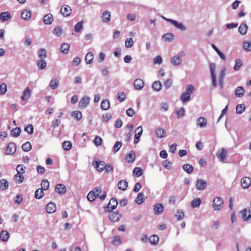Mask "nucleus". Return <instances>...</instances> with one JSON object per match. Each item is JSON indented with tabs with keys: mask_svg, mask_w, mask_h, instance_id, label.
Wrapping results in <instances>:
<instances>
[{
	"mask_svg": "<svg viewBox=\"0 0 251 251\" xmlns=\"http://www.w3.org/2000/svg\"><path fill=\"white\" fill-rule=\"evenodd\" d=\"M94 166H95L98 172H102L105 170L106 173H109L113 171V168L111 165L106 164L105 162L100 161V162L95 161L94 162Z\"/></svg>",
	"mask_w": 251,
	"mask_h": 251,
	"instance_id": "nucleus-1",
	"label": "nucleus"
},
{
	"mask_svg": "<svg viewBox=\"0 0 251 251\" xmlns=\"http://www.w3.org/2000/svg\"><path fill=\"white\" fill-rule=\"evenodd\" d=\"M101 193V189L100 187H97L93 191H90L87 195V199L90 201H93L99 194Z\"/></svg>",
	"mask_w": 251,
	"mask_h": 251,
	"instance_id": "nucleus-2",
	"label": "nucleus"
},
{
	"mask_svg": "<svg viewBox=\"0 0 251 251\" xmlns=\"http://www.w3.org/2000/svg\"><path fill=\"white\" fill-rule=\"evenodd\" d=\"M224 201L221 197H216L213 200L212 207L215 210H220L223 207Z\"/></svg>",
	"mask_w": 251,
	"mask_h": 251,
	"instance_id": "nucleus-3",
	"label": "nucleus"
},
{
	"mask_svg": "<svg viewBox=\"0 0 251 251\" xmlns=\"http://www.w3.org/2000/svg\"><path fill=\"white\" fill-rule=\"evenodd\" d=\"M209 67L210 69L212 84L214 87H216L217 86L216 74L215 73L216 65L215 63H211L209 65Z\"/></svg>",
	"mask_w": 251,
	"mask_h": 251,
	"instance_id": "nucleus-4",
	"label": "nucleus"
},
{
	"mask_svg": "<svg viewBox=\"0 0 251 251\" xmlns=\"http://www.w3.org/2000/svg\"><path fill=\"white\" fill-rule=\"evenodd\" d=\"M90 98L88 97H83L79 101L78 107L80 109L85 108L89 104Z\"/></svg>",
	"mask_w": 251,
	"mask_h": 251,
	"instance_id": "nucleus-5",
	"label": "nucleus"
},
{
	"mask_svg": "<svg viewBox=\"0 0 251 251\" xmlns=\"http://www.w3.org/2000/svg\"><path fill=\"white\" fill-rule=\"evenodd\" d=\"M240 214L241 218L245 221H247L250 219L251 217V212L250 210L244 209L240 212Z\"/></svg>",
	"mask_w": 251,
	"mask_h": 251,
	"instance_id": "nucleus-6",
	"label": "nucleus"
},
{
	"mask_svg": "<svg viewBox=\"0 0 251 251\" xmlns=\"http://www.w3.org/2000/svg\"><path fill=\"white\" fill-rule=\"evenodd\" d=\"M121 217V214L118 211L117 212H110L109 213V219L113 222H116L118 221Z\"/></svg>",
	"mask_w": 251,
	"mask_h": 251,
	"instance_id": "nucleus-7",
	"label": "nucleus"
},
{
	"mask_svg": "<svg viewBox=\"0 0 251 251\" xmlns=\"http://www.w3.org/2000/svg\"><path fill=\"white\" fill-rule=\"evenodd\" d=\"M60 13L64 17H68L72 13V9L68 5H64L61 7Z\"/></svg>",
	"mask_w": 251,
	"mask_h": 251,
	"instance_id": "nucleus-8",
	"label": "nucleus"
},
{
	"mask_svg": "<svg viewBox=\"0 0 251 251\" xmlns=\"http://www.w3.org/2000/svg\"><path fill=\"white\" fill-rule=\"evenodd\" d=\"M164 210V207L161 203H156L153 206V211L155 214L160 215Z\"/></svg>",
	"mask_w": 251,
	"mask_h": 251,
	"instance_id": "nucleus-9",
	"label": "nucleus"
},
{
	"mask_svg": "<svg viewBox=\"0 0 251 251\" xmlns=\"http://www.w3.org/2000/svg\"><path fill=\"white\" fill-rule=\"evenodd\" d=\"M16 150V146L14 143H10L5 150L7 154H13Z\"/></svg>",
	"mask_w": 251,
	"mask_h": 251,
	"instance_id": "nucleus-10",
	"label": "nucleus"
},
{
	"mask_svg": "<svg viewBox=\"0 0 251 251\" xmlns=\"http://www.w3.org/2000/svg\"><path fill=\"white\" fill-rule=\"evenodd\" d=\"M117 205H118V201H117V200L115 198H112L108 205H107V211L108 212H110V210H114L115 209L117 206Z\"/></svg>",
	"mask_w": 251,
	"mask_h": 251,
	"instance_id": "nucleus-11",
	"label": "nucleus"
},
{
	"mask_svg": "<svg viewBox=\"0 0 251 251\" xmlns=\"http://www.w3.org/2000/svg\"><path fill=\"white\" fill-rule=\"evenodd\" d=\"M241 184L243 188H248L251 184V178L249 177H244L241 180Z\"/></svg>",
	"mask_w": 251,
	"mask_h": 251,
	"instance_id": "nucleus-12",
	"label": "nucleus"
},
{
	"mask_svg": "<svg viewBox=\"0 0 251 251\" xmlns=\"http://www.w3.org/2000/svg\"><path fill=\"white\" fill-rule=\"evenodd\" d=\"M207 124V119L203 117H199L197 121V125L198 127L201 128L205 127Z\"/></svg>",
	"mask_w": 251,
	"mask_h": 251,
	"instance_id": "nucleus-13",
	"label": "nucleus"
},
{
	"mask_svg": "<svg viewBox=\"0 0 251 251\" xmlns=\"http://www.w3.org/2000/svg\"><path fill=\"white\" fill-rule=\"evenodd\" d=\"M227 154L226 150L222 148L220 151H219L217 152V156L218 158L223 162H224L225 160Z\"/></svg>",
	"mask_w": 251,
	"mask_h": 251,
	"instance_id": "nucleus-14",
	"label": "nucleus"
},
{
	"mask_svg": "<svg viewBox=\"0 0 251 251\" xmlns=\"http://www.w3.org/2000/svg\"><path fill=\"white\" fill-rule=\"evenodd\" d=\"M206 181L203 179H198L196 183V187L198 190H203L206 187Z\"/></svg>",
	"mask_w": 251,
	"mask_h": 251,
	"instance_id": "nucleus-15",
	"label": "nucleus"
},
{
	"mask_svg": "<svg viewBox=\"0 0 251 251\" xmlns=\"http://www.w3.org/2000/svg\"><path fill=\"white\" fill-rule=\"evenodd\" d=\"M144 86L143 80L140 78L136 79L134 82V87L137 90H141Z\"/></svg>",
	"mask_w": 251,
	"mask_h": 251,
	"instance_id": "nucleus-16",
	"label": "nucleus"
},
{
	"mask_svg": "<svg viewBox=\"0 0 251 251\" xmlns=\"http://www.w3.org/2000/svg\"><path fill=\"white\" fill-rule=\"evenodd\" d=\"M55 190L59 194H63L66 193V188L64 185L59 183L56 185Z\"/></svg>",
	"mask_w": 251,
	"mask_h": 251,
	"instance_id": "nucleus-17",
	"label": "nucleus"
},
{
	"mask_svg": "<svg viewBox=\"0 0 251 251\" xmlns=\"http://www.w3.org/2000/svg\"><path fill=\"white\" fill-rule=\"evenodd\" d=\"M166 20L173 24L176 27L181 29V30H185L186 29L185 27L181 23H178L176 21L170 19H166Z\"/></svg>",
	"mask_w": 251,
	"mask_h": 251,
	"instance_id": "nucleus-18",
	"label": "nucleus"
},
{
	"mask_svg": "<svg viewBox=\"0 0 251 251\" xmlns=\"http://www.w3.org/2000/svg\"><path fill=\"white\" fill-rule=\"evenodd\" d=\"M56 209V205L52 202H49L46 206V211L48 213H52L54 212Z\"/></svg>",
	"mask_w": 251,
	"mask_h": 251,
	"instance_id": "nucleus-19",
	"label": "nucleus"
},
{
	"mask_svg": "<svg viewBox=\"0 0 251 251\" xmlns=\"http://www.w3.org/2000/svg\"><path fill=\"white\" fill-rule=\"evenodd\" d=\"M53 20V17L50 13L46 14L43 19V21L46 25H50L51 24Z\"/></svg>",
	"mask_w": 251,
	"mask_h": 251,
	"instance_id": "nucleus-20",
	"label": "nucleus"
},
{
	"mask_svg": "<svg viewBox=\"0 0 251 251\" xmlns=\"http://www.w3.org/2000/svg\"><path fill=\"white\" fill-rule=\"evenodd\" d=\"M70 44L67 43H64L60 46V52L63 54H66L68 53L70 50Z\"/></svg>",
	"mask_w": 251,
	"mask_h": 251,
	"instance_id": "nucleus-21",
	"label": "nucleus"
},
{
	"mask_svg": "<svg viewBox=\"0 0 251 251\" xmlns=\"http://www.w3.org/2000/svg\"><path fill=\"white\" fill-rule=\"evenodd\" d=\"M31 96V91L28 87H27L24 91L23 96L21 97L22 100H28Z\"/></svg>",
	"mask_w": 251,
	"mask_h": 251,
	"instance_id": "nucleus-22",
	"label": "nucleus"
},
{
	"mask_svg": "<svg viewBox=\"0 0 251 251\" xmlns=\"http://www.w3.org/2000/svg\"><path fill=\"white\" fill-rule=\"evenodd\" d=\"M226 69L225 68H223L220 73L219 77V82L221 86V87L222 88L223 86L224 83V79L226 75Z\"/></svg>",
	"mask_w": 251,
	"mask_h": 251,
	"instance_id": "nucleus-23",
	"label": "nucleus"
},
{
	"mask_svg": "<svg viewBox=\"0 0 251 251\" xmlns=\"http://www.w3.org/2000/svg\"><path fill=\"white\" fill-rule=\"evenodd\" d=\"M135 159V153L134 151H131L126 156V161L128 163H132Z\"/></svg>",
	"mask_w": 251,
	"mask_h": 251,
	"instance_id": "nucleus-24",
	"label": "nucleus"
},
{
	"mask_svg": "<svg viewBox=\"0 0 251 251\" xmlns=\"http://www.w3.org/2000/svg\"><path fill=\"white\" fill-rule=\"evenodd\" d=\"M245 90L242 86L238 87L235 91V95L237 97L241 98L244 96Z\"/></svg>",
	"mask_w": 251,
	"mask_h": 251,
	"instance_id": "nucleus-25",
	"label": "nucleus"
},
{
	"mask_svg": "<svg viewBox=\"0 0 251 251\" xmlns=\"http://www.w3.org/2000/svg\"><path fill=\"white\" fill-rule=\"evenodd\" d=\"M118 187L120 190L125 191L127 187V182L125 180H121L118 182Z\"/></svg>",
	"mask_w": 251,
	"mask_h": 251,
	"instance_id": "nucleus-26",
	"label": "nucleus"
},
{
	"mask_svg": "<svg viewBox=\"0 0 251 251\" xmlns=\"http://www.w3.org/2000/svg\"><path fill=\"white\" fill-rule=\"evenodd\" d=\"M11 18V15L8 12H3L0 14V20L3 22L6 21Z\"/></svg>",
	"mask_w": 251,
	"mask_h": 251,
	"instance_id": "nucleus-27",
	"label": "nucleus"
},
{
	"mask_svg": "<svg viewBox=\"0 0 251 251\" xmlns=\"http://www.w3.org/2000/svg\"><path fill=\"white\" fill-rule=\"evenodd\" d=\"M9 238V233L5 230H2L0 233V239L4 242L7 241Z\"/></svg>",
	"mask_w": 251,
	"mask_h": 251,
	"instance_id": "nucleus-28",
	"label": "nucleus"
},
{
	"mask_svg": "<svg viewBox=\"0 0 251 251\" xmlns=\"http://www.w3.org/2000/svg\"><path fill=\"white\" fill-rule=\"evenodd\" d=\"M101 18L104 22H109L111 19V15L110 12L108 11H104L102 14Z\"/></svg>",
	"mask_w": 251,
	"mask_h": 251,
	"instance_id": "nucleus-29",
	"label": "nucleus"
},
{
	"mask_svg": "<svg viewBox=\"0 0 251 251\" xmlns=\"http://www.w3.org/2000/svg\"><path fill=\"white\" fill-rule=\"evenodd\" d=\"M248 27L245 24H242L238 28V31L242 35H245L248 30Z\"/></svg>",
	"mask_w": 251,
	"mask_h": 251,
	"instance_id": "nucleus-30",
	"label": "nucleus"
},
{
	"mask_svg": "<svg viewBox=\"0 0 251 251\" xmlns=\"http://www.w3.org/2000/svg\"><path fill=\"white\" fill-rule=\"evenodd\" d=\"M31 16V12L29 10H25L21 13V17L25 20H29Z\"/></svg>",
	"mask_w": 251,
	"mask_h": 251,
	"instance_id": "nucleus-31",
	"label": "nucleus"
},
{
	"mask_svg": "<svg viewBox=\"0 0 251 251\" xmlns=\"http://www.w3.org/2000/svg\"><path fill=\"white\" fill-rule=\"evenodd\" d=\"M182 60L177 56H174L171 58V62L174 65H179L181 64Z\"/></svg>",
	"mask_w": 251,
	"mask_h": 251,
	"instance_id": "nucleus-32",
	"label": "nucleus"
},
{
	"mask_svg": "<svg viewBox=\"0 0 251 251\" xmlns=\"http://www.w3.org/2000/svg\"><path fill=\"white\" fill-rule=\"evenodd\" d=\"M100 107L104 110L108 109L110 107V103L109 100L106 99L103 100L101 102Z\"/></svg>",
	"mask_w": 251,
	"mask_h": 251,
	"instance_id": "nucleus-33",
	"label": "nucleus"
},
{
	"mask_svg": "<svg viewBox=\"0 0 251 251\" xmlns=\"http://www.w3.org/2000/svg\"><path fill=\"white\" fill-rule=\"evenodd\" d=\"M201 203V201L200 198H196L192 200L191 205L193 208H197L200 206Z\"/></svg>",
	"mask_w": 251,
	"mask_h": 251,
	"instance_id": "nucleus-34",
	"label": "nucleus"
},
{
	"mask_svg": "<svg viewBox=\"0 0 251 251\" xmlns=\"http://www.w3.org/2000/svg\"><path fill=\"white\" fill-rule=\"evenodd\" d=\"M152 89L156 91H159L161 89L162 84L159 81H156L152 85Z\"/></svg>",
	"mask_w": 251,
	"mask_h": 251,
	"instance_id": "nucleus-35",
	"label": "nucleus"
},
{
	"mask_svg": "<svg viewBox=\"0 0 251 251\" xmlns=\"http://www.w3.org/2000/svg\"><path fill=\"white\" fill-rule=\"evenodd\" d=\"M155 134L158 138H162L165 136V131L163 128H158L156 129Z\"/></svg>",
	"mask_w": 251,
	"mask_h": 251,
	"instance_id": "nucleus-36",
	"label": "nucleus"
},
{
	"mask_svg": "<svg viewBox=\"0 0 251 251\" xmlns=\"http://www.w3.org/2000/svg\"><path fill=\"white\" fill-rule=\"evenodd\" d=\"M94 58L93 53L91 52H88L85 56V60L87 64L92 63Z\"/></svg>",
	"mask_w": 251,
	"mask_h": 251,
	"instance_id": "nucleus-37",
	"label": "nucleus"
},
{
	"mask_svg": "<svg viewBox=\"0 0 251 251\" xmlns=\"http://www.w3.org/2000/svg\"><path fill=\"white\" fill-rule=\"evenodd\" d=\"M159 237L156 235H153L149 238L150 242L152 245H156L159 242Z\"/></svg>",
	"mask_w": 251,
	"mask_h": 251,
	"instance_id": "nucleus-38",
	"label": "nucleus"
},
{
	"mask_svg": "<svg viewBox=\"0 0 251 251\" xmlns=\"http://www.w3.org/2000/svg\"><path fill=\"white\" fill-rule=\"evenodd\" d=\"M144 201V195L143 193H139L138 194L137 198L135 199V202L138 204H140L142 202H143Z\"/></svg>",
	"mask_w": 251,
	"mask_h": 251,
	"instance_id": "nucleus-39",
	"label": "nucleus"
},
{
	"mask_svg": "<svg viewBox=\"0 0 251 251\" xmlns=\"http://www.w3.org/2000/svg\"><path fill=\"white\" fill-rule=\"evenodd\" d=\"M245 105L244 104H239L236 106V111L237 114L242 113L245 110Z\"/></svg>",
	"mask_w": 251,
	"mask_h": 251,
	"instance_id": "nucleus-40",
	"label": "nucleus"
},
{
	"mask_svg": "<svg viewBox=\"0 0 251 251\" xmlns=\"http://www.w3.org/2000/svg\"><path fill=\"white\" fill-rule=\"evenodd\" d=\"M23 174H17L15 175L14 179L17 183H21L24 180V176L22 175Z\"/></svg>",
	"mask_w": 251,
	"mask_h": 251,
	"instance_id": "nucleus-41",
	"label": "nucleus"
},
{
	"mask_svg": "<svg viewBox=\"0 0 251 251\" xmlns=\"http://www.w3.org/2000/svg\"><path fill=\"white\" fill-rule=\"evenodd\" d=\"M8 187V183L6 179H3L0 181V189L5 190Z\"/></svg>",
	"mask_w": 251,
	"mask_h": 251,
	"instance_id": "nucleus-42",
	"label": "nucleus"
},
{
	"mask_svg": "<svg viewBox=\"0 0 251 251\" xmlns=\"http://www.w3.org/2000/svg\"><path fill=\"white\" fill-rule=\"evenodd\" d=\"M44 196V192L41 189H38L35 192L34 197L37 199H41Z\"/></svg>",
	"mask_w": 251,
	"mask_h": 251,
	"instance_id": "nucleus-43",
	"label": "nucleus"
},
{
	"mask_svg": "<svg viewBox=\"0 0 251 251\" xmlns=\"http://www.w3.org/2000/svg\"><path fill=\"white\" fill-rule=\"evenodd\" d=\"M53 33L56 36H60L63 33V29L60 26L55 27L53 30Z\"/></svg>",
	"mask_w": 251,
	"mask_h": 251,
	"instance_id": "nucleus-44",
	"label": "nucleus"
},
{
	"mask_svg": "<svg viewBox=\"0 0 251 251\" xmlns=\"http://www.w3.org/2000/svg\"><path fill=\"white\" fill-rule=\"evenodd\" d=\"M21 128L19 127H16L11 130V134L15 137H18L21 133Z\"/></svg>",
	"mask_w": 251,
	"mask_h": 251,
	"instance_id": "nucleus-45",
	"label": "nucleus"
},
{
	"mask_svg": "<svg viewBox=\"0 0 251 251\" xmlns=\"http://www.w3.org/2000/svg\"><path fill=\"white\" fill-rule=\"evenodd\" d=\"M41 189L42 190H47L50 186L49 182L47 179H44L42 181L41 183Z\"/></svg>",
	"mask_w": 251,
	"mask_h": 251,
	"instance_id": "nucleus-46",
	"label": "nucleus"
},
{
	"mask_svg": "<svg viewBox=\"0 0 251 251\" xmlns=\"http://www.w3.org/2000/svg\"><path fill=\"white\" fill-rule=\"evenodd\" d=\"M62 147L66 151H69L72 147V145L70 141H64L62 144Z\"/></svg>",
	"mask_w": 251,
	"mask_h": 251,
	"instance_id": "nucleus-47",
	"label": "nucleus"
},
{
	"mask_svg": "<svg viewBox=\"0 0 251 251\" xmlns=\"http://www.w3.org/2000/svg\"><path fill=\"white\" fill-rule=\"evenodd\" d=\"M121 238L120 236H115L113 237L112 244L113 245H119L121 244Z\"/></svg>",
	"mask_w": 251,
	"mask_h": 251,
	"instance_id": "nucleus-48",
	"label": "nucleus"
},
{
	"mask_svg": "<svg viewBox=\"0 0 251 251\" xmlns=\"http://www.w3.org/2000/svg\"><path fill=\"white\" fill-rule=\"evenodd\" d=\"M47 63L43 59H40L37 62V66L38 68L41 70L44 69L46 67Z\"/></svg>",
	"mask_w": 251,
	"mask_h": 251,
	"instance_id": "nucleus-49",
	"label": "nucleus"
},
{
	"mask_svg": "<svg viewBox=\"0 0 251 251\" xmlns=\"http://www.w3.org/2000/svg\"><path fill=\"white\" fill-rule=\"evenodd\" d=\"M22 150L25 151H28L31 149V145L30 142H26L22 146Z\"/></svg>",
	"mask_w": 251,
	"mask_h": 251,
	"instance_id": "nucleus-50",
	"label": "nucleus"
},
{
	"mask_svg": "<svg viewBox=\"0 0 251 251\" xmlns=\"http://www.w3.org/2000/svg\"><path fill=\"white\" fill-rule=\"evenodd\" d=\"M173 37L174 35L172 33H166L163 35V39L165 41L171 42L172 40H173Z\"/></svg>",
	"mask_w": 251,
	"mask_h": 251,
	"instance_id": "nucleus-51",
	"label": "nucleus"
},
{
	"mask_svg": "<svg viewBox=\"0 0 251 251\" xmlns=\"http://www.w3.org/2000/svg\"><path fill=\"white\" fill-rule=\"evenodd\" d=\"M72 116L74 119L79 120L82 118V114L80 111L77 110L73 112Z\"/></svg>",
	"mask_w": 251,
	"mask_h": 251,
	"instance_id": "nucleus-52",
	"label": "nucleus"
},
{
	"mask_svg": "<svg viewBox=\"0 0 251 251\" xmlns=\"http://www.w3.org/2000/svg\"><path fill=\"white\" fill-rule=\"evenodd\" d=\"M175 216L177 220H182L184 217V213L182 210H178L177 211Z\"/></svg>",
	"mask_w": 251,
	"mask_h": 251,
	"instance_id": "nucleus-53",
	"label": "nucleus"
},
{
	"mask_svg": "<svg viewBox=\"0 0 251 251\" xmlns=\"http://www.w3.org/2000/svg\"><path fill=\"white\" fill-rule=\"evenodd\" d=\"M181 100L182 102L184 103L186 101H188L190 98V96L188 94V93H184L181 96Z\"/></svg>",
	"mask_w": 251,
	"mask_h": 251,
	"instance_id": "nucleus-54",
	"label": "nucleus"
},
{
	"mask_svg": "<svg viewBox=\"0 0 251 251\" xmlns=\"http://www.w3.org/2000/svg\"><path fill=\"white\" fill-rule=\"evenodd\" d=\"M242 61L241 59H238L235 60V64L234 66V70L235 71L238 70L242 66Z\"/></svg>",
	"mask_w": 251,
	"mask_h": 251,
	"instance_id": "nucleus-55",
	"label": "nucleus"
},
{
	"mask_svg": "<svg viewBox=\"0 0 251 251\" xmlns=\"http://www.w3.org/2000/svg\"><path fill=\"white\" fill-rule=\"evenodd\" d=\"M58 86V81L56 78L53 79L51 80L50 86V87L52 89H54L56 88Z\"/></svg>",
	"mask_w": 251,
	"mask_h": 251,
	"instance_id": "nucleus-56",
	"label": "nucleus"
},
{
	"mask_svg": "<svg viewBox=\"0 0 251 251\" xmlns=\"http://www.w3.org/2000/svg\"><path fill=\"white\" fill-rule=\"evenodd\" d=\"M183 169L187 173H192L193 171V166L188 164H184L183 166Z\"/></svg>",
	"mask_w": 251,
	"mask_h": 251,
	"instance_id": "nucleus-57",
	"label": "nucleus"
},
{
	"mask_svg": "<svg viewBox=\"0 0 251 251\" xmlns=\"http://www.w3.org/2000/svg\"><path fill=\"white\" fill-rule=\"evenodd\" d=\"M38 55L40 59H44L47 56V53L46 50L44 49H41L38 51Z\"/></svg>",
	"mask_w": 251,
	"mask_h": 251,
	"instance_id": "nucleus-58",
	"label": "nucleus"
},
{
	"mask_svg": "<svg viewBox=\"0 0 251 251\" xmlns=\"http://www.w3.org/2000/svg\"><path fill=\"white\" fill-rule=\"evenodd\" d=\"M133 43L134 42L132 38H127L125 41V46L127 48H131L133 46Z\"/></svg>",
	"mask_w": 251,
	"mask_h": 251,
	"instance_id": "nucleus-59",
	"label": "nucleus"
},
{
	"mask_svg": "<svg viewBox=\"0 0 251 251\" xmlns=\"http://www.w3.org/2000/svg\"><path fill=\"white\" fill-rule=\"evenodd\" d=\"M135 134L134 137H139L140 138L141 136L142 135V132H143V129L142 126H138L135 131Z\"/></svg>",
	"mask_w": 251,
	"mask_h": 251,
	"instance_id": "nucleus-60",
	"label": "nucleus"
},
{
	"mask_svg": "<svg viewBox=\"0 0 251 251\" xmlns=\"http://www.w3.org/2000/svg\"><path fill=\"white\" fill-rule=\"evenodd\" d=\"M243 48L245 50L248 51L251 50V42L245 41L243 43Z\"/></svg>",
	"mask_w": 251,
	"mask_h": 251,
	"instance_id": "nucleus-61",
	"label": "nucleus"
},
{
	"mask_svg": "<svg viewBox=\"0 0 251 251\" xmlns=\"http://www.w3.org/2000/svg\"><path fill=\"white\" fill-rule=\"evenodd\" d=\"M126 98V94L123 92H119L117 94V99L120 102L123 101Z\"/></svg>",
	"mask_w": 251,
	"mask_h": 251,
	"instance_id": "nucleus-62",
	"label": "nucleus"
},
{
	"mask_svg": "<svg viewBox=\"0 0 251 251\" xmlns=\"http://www.w3.org/2000/svg\"><path fill=\"white\" fill-rule=\"evenodd\" d=\"M25 168H26L24 165L20 164L17 166L16 170L17 173H25Z\"/></svg>",
	"mask_w": 251,
	"mask_h": 251,
	"instance_id": "nucleus-63",
	"label": "nucleus"
},
{
	"mask_svg": "<svg viewBox=\"0 0 251 251\" xmlns=\"http://www.w3.org/2000/svg\"><path fill=\"white\" fill-rule=\"evenodd\" d=\"M94 142L96 146H100L102 144V139L100 137L96 136L94 140Z\"/></svg>",
	"mask_w": 251,
	"mask_h": 251,
	"instance_id": "nucleus-64",
	"label": "nucleus"
}]
</instances>
